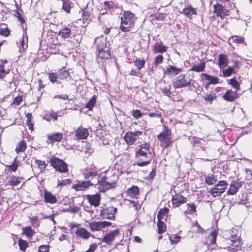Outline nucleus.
Instances as JSON below:
<instances>
[{
  "mask_svg": "<svg viewBox=\"0 0 252 252\" xmlns=\"http://www.w3.org/2000/svg\"><path fill=\"white\" fill-rule=\"evenodd\" d=\"M158 233L160 234H161L165 232L166 230V225L165 224L161 221V220H158Z\"/></svg>",
  "mask_w": 252,
  "mask_h": 252,
  "instance_id": "obj_46",
  "label": "nucleus"
},
{
  "mask_svg": "<svg viewBox=\"0 0 252 252\" xmlns=\"http://www.w3.org/2000/svg\"><path fill=\"white\" fill-rule=\"evenodd\" d=\"M158 138L161 142V146L162 147H168L172 143L171 132L166 127L165 128V129L161 133L158 135Z\"/></svg>",
  "mask_w": 252,
  "mask_h": 252,
  "instance_id": "obj_7",
  "label": "nucleus"
},
{
  "mask_svg": "<svg viewBox=\"0 0 252 252\" xmlns=\"http://www.w3.org/2000/svg\"><path fill=\"white\" fill-rule=\"evenodd\" d=\"M75 133V135L78 139H85L88 136L87 129L81 126L76 130Z\"/></svg>",
  "mask_w": 252,
  "mask_h": 252,
  "instance_id": "obj_24",
  "label": "nucleus"
},
{
  "mask_svg": "<svg viewBox=\"0 0 252 252\" xmlns=\"http://www.w3.org/2000/svg\"><path fill=\"white\" fill-rule=\"evenodd\" d=\"M51 165L57 171L61 173H66L68 172L67 165L62 160L56 157L52 158L50 161Z\"/></svg>",
  "mask_w": 252,
  "mask_h": 252,
  "instance_id": "obj_6",
  "label": "nucleus"
},
{
  "mask_svg": "<svg viewBox=\"0 0 252 252\" xmlns=\"http://www.w3.org/2000/svg\"><path fill=\"white\" fill-rule=\"evenodd\" d=\"M50 116L55 121L57 120L58 116H61V112H54L52 111L50 114Z\"/></svg>",
  "mask_w": 252,
  "mask_h": 252,
  "instance_id": "obj_63",
  "label": "nucleus"
},
{
  "mask_svg": "<svg viewBox=\"0 0 252 252\" xmlns=\"http://www.w3.org/2000/svg\"><path fill=\"white\" fill-rule=\"evenodd\" d=\"M58 77V75L56 73H49V79L50 82L52 83H55L57 81V77Z\"/></svg>",
  "mask_w": 252,
  "mask_h": 252,
  "instance_id": "obj_60",
  "label": "nucleus"
},
{
  "mask_svg": "<svg viewBox=\"0 0 252 252\" xmlns=\"http://www.w3.org/2000/svg\"><path fill=\"white\" fill-rule=\"evenodd\" d=\"M200 76V81L203 83L206 84V86L211 84H216L219 83V79L216 76L204 73H201Z\"/></svg>",
  "mask_w": 252,
  "mask_h": 252,
  "instance_id": "obj_11",
  "label": "nucleus"
},
{
  "mask_svg": "<svg viewBox=\"0 0 252 252\" xmlns=\"http://www.w3.org/2000/svg\"><path fill=\"white\" fill-rule=\"evenodd\" d=\"M10 30L7 28H0V34L4 36H8L10 34Z\"/></svg>",
  "mask_w": 252,
  "mask_h": 252,
  "instance_id": "obj_57",
  "label": "nucleus"
},
{
  "mask_svg": "<svg viewBox=\"0 0 252 252\" xmlns=\"http://www.w3.org/2000/svg\"><path fill=\"white\" fill-rule=\"evenodd\" d=\"M227 185L228 184L226 181L224 180L220 181L210 189L209 192L214 197L220 196L227 189Z\"/></svg>",
  "mask_w": 252,
  "mask_h": 252,
  "instance_id": "obj_5",
  "label": "nucleus"
},
{
  "mask_svg": "<svg viewBox=\"0 0 252 252\" xmlns=\"http://www.w3.org/2000/svg\"><path fill=\"white\" fill-rule=\"evenodd\" d=\"M167 50V47L162 44H156L153 47V52L155 53H161L165 52Z\"/></svg>",
  "mask_w": 252,
  "mask_h": 252,
  "instance_id": "obj_32",
  "label": "nucleus"
},
{
  "mask_svg": "<svg viewBox=\"0 0 252 252\" xmlns=\"http://www.w3.org/2000/svg\"><path fill=\"white\" fill-rule=\"evenodd\" d=\"M71 182V181L69 179H66L65 180H58V184L57 185V187H63L64 186H66Z\"/></svg>",
  "mask_w": 252,
  "mask_h": 252,
  "instance_id": "obj_55",
  "label": "nucleus"
},
{
  "mask_svg": "<svg viewBox=\"0 0 252 252\" xmlns=\"http://www.w3.org/2000/svg\"><path fill=\"white\" fill-rule=\"evenodd\" d=\"M95 44L97 46L98 51L107 48V39L103 36L96 38L95 40Z\"/></svg>",
  "mask_w": 252,
  "mask_h": 252,
  "instance_id": "obj_19",
  "label": "nucleus"
},
{
  "mask_svg": "<svg viewBox=\"0 0 252 252\" xmlns=\"http://www.w3.org/2000/svg\"><path fill=\"white\" fill-rule=\"evenodd\" d=\"M172 83L176 89L186 87L191 84V79L185 74H181L174 78Z\"/></svg>",
  "mask_w": 252,
  "mask_h": 252,
  "instance_id": "obj_4",
  "label": "nucleus"
},
{
  "mask_svg": "<svg viewBox=\"0 0 252 252\" xmlns=\"http://www.w3.org/2000/svg\"><path fill=\"white\" fill-rule=\"evenodd\" d=\"M180 239L181 237L177 234H172L169 236V240L171 244H177Z\"/></svg>",
  "mask_w": 252,
  "mask_h": 252,
  "instance_id": "obj_49",
  "label": "nucleus"
},
{
  "mask_svg": "<svg viewBox=\"0 0 252 252\" xmlns=\"http://www.w3.org/2000/svg\"><path fill=\"white\" fill-rule=\"evenodd\" d=\"M58 76L59 79L63 80L69 76V74L64 68L60 69L58 73Z\"/></svg>",
  "mask_w": 252,
  "mask_h": 252,
  "instance_id": "obj_39",
  "label": "nucleus"
},
{
  "mask_svg": "<svg viewBox=\"0 0 252 252\" xmlns=\"http://www.w3.org/2000/svg\"><path fill=\"white\" fill-rule=\"evenodd\" d=\"M35 163L37 164L41 172H43L47 167L45 162L42 160H36Z\"/></svg>",
  "mask_w": 252,
  "mask_h": 252,
  "instance_id": "obj_47",
  "label": "nucleus"
},
{
  "mask_svg": "<svg viewBox=\"0 0 252 252\" xmlns=\"http://www.w3.org/2000/svg\"><path fill=\"white\" fill-rule=\"evenodd\" d=\"M213 8L214 13L217 17H220L221 19L229 15V11L220 3H217L214 5Z\"/></svg>",
  "mask_w": 252,
  "mask_h": 252,
  "instance_id": "obj_10",
  "label": "nucleus"
},
{
  "mask_svg": "<svg viewBox=\"0 0 252 252\" xmlns=\"http://www.w3.org/2000/svg\"><path fill=\"white\" fill-rule=\"evenodd\" d=\"M59 35L63 38H68L71 35V30L67 27L62 28L59 32Z\"/></svg>",
  "mask_w": 252,
  "mask_h": 252,
  "instance_id": "obj_28",
  "label": "nucleus"
},
{
  "mask_svg": "<svg viewBox=\"0 0 252 252\" xmlns=\"http://www.w3.org/2000/svg\"><path fill=\"white\" fill-rule=\"evenodd\" d=\"M234 67L233 66L229 67L226 69L222 70L223 76L224 77H229L234 72Z\"/></svg>",
  "mask_w": 252,
  "mask_h": 252,
  "instance_id": "obj_42",
  "label": "nucleus"
},
{
  "mask_svg": "<svg viewBox=\"0 0 252 252\" xmlns=\"http://www.w3.org/2000/svg\"><path fill=\"white\" fill-rule=\"evenodd\" d=\"M182 71L181 68H177L171 65L167 66L165 73L172 76H175Z\"/></svg>",
  "mask_w": 252,
  "mask_h": 252,
  "instance_id": "obj_26",
  "label": "nucleus"
},
{
  "mask_svg": "<svg viewBox=\"0 0 252 252\" xmlns=\"http://www.w3.org/2000/svg\"><path fill=\"white\" fill-rule=\"evenodd\" d=\"M228 83L236 90H239L240 84L235 78H232L229 80Z\"/></svg>",
  "mask_w": 252,
  "mask_h": 252,
  "instance_id": "obj_52",
  "label": "nucleus"
},
{
  "mask_svg": "<svg viewBox=\"0 0 252 252\" xmlns=\"http://www.w3.org/2000/svg\"><path fill=\"white\" fill-rule=\"evenodd\" d=\"M26 124L29 127V129L32 131L33 130L34 124L32 121V114L31 113H28L26 114Z\"/></svg>",
  "mask_w": 252,
  "mask_h": 252,
  "instance_id": "obj_40",
  "label": "nucleus"
},
{
  "mask_svg": "<svg viewBox=\"0 0 252 252\" xmlns=\"http://www.w3.org/2000/svg\"><path fill=\"white\" fill-rule=\"evenodd\" d=\"M111 225V223L108 221H92L89 224L90 230L92 232L101 231L106 227Z\"/></svg>",
  "mask_w": 252,
  "mask_h": 252,
  "instance_id": "obj_9",
  "label": "nucleus"
},
{
  "mask_svg": "<svg viewBox=\"0 0 252 252\" xmlns=\"http://www.w3.org/2000/svg\"><path fill=\"white\" fill-rule=\"evenodd\" d=\"M7 74H8V72L4 69V67L3 65L0 64V79L6 76Z\"/></svg>",
  "mask_w": 252,
  "mask_h": 252,
  "instance_id": "obj_59",
  "label": "nucleus"
},
{
  "mask_svg": "<svg viewBox=\"0 0 252 252\" xmlns=\"http://www.w3.org/2000/svg\"><path fill=\"white\" fill-rule=\"evenodd\" d=\"M139 194V189L137 186H133L129 188L127 191V194L132 198L135 197Z\"/></svg>",
  "mask_w": 252,
  "mask_h": 252,
  "instance_id": "obj_33",
  "label": "nucleus"
},
{
  "mask_svg": "<svg viewBox=\"0 0 252 252\" xmlns=\"http://www.w3.org/2000/svg\"><path fill=\"white\" fill-rule=\"evenodd\" d=\"M136 20L134 14L130 11H125L121 17L120 29L123 32H127L132 26Z\"/></svg>",
  "mask_w": 252,
  "mask_h": 252,
  "instance_id": "obj_2",
  "label": "nucleus"
},
{
  "mask_svg": "<svg viewBox=\"0 0 252 252\" xmlns=\"http://www.w3.org/2000/svg\"><path fill=\"white\" fill-rule=\"evenodd\" d=\"M20 162L18 161L16 158L12 164L6 166V170L9 172H15L18 166H20Z\"/></svg>",
  "mask_w": 252,
  "mask_h": 252,
  "instance_id": "obj_31",
  "label": "nucleus"
},
{
  "mask_svg": "<svg viewBox=\"0 0 252 252\" xmlns=\"http://www.w3.org/2000/svg\"><path fill=\"white\" fill-rule=\"evenodd\" d=\"M23 178L22 177H17L15 176H9L7 177L6 180L7 183L6 185H9L12 186H17L20 183L21 180H23Z\"/></svg>",
  "mask_w": 252,
  "mask_h": 252,
  "instance_id": "obj_25",
  "label": "nucleus"
},
{
  "mask_svg": "<svg viewBox=\"0 0 252 252\" xmlns=\"http://www.w3.org/2000/svg\"><path fill=\"white\" fill-rule=\"evenodd\" d=\"M241 249V243L240 241H236L234 243H231L230 246L228 247V250L229 251H233L236 252L238 250Z\"/></svg>",
  "mask_w": 252,
  "mask_h": 252,
  "instance_id": "obj_34",
  "label": "nucleus"
},
{
  "mask_svg": "<svg viewBox=\"0 0 252 252\" xmlns=\"http://www.w3.org/2000/svg\"><path fill=\"white\" fill-rule=\"evenodd\" d=\"M27 147L26 143L25 141H20L17 145L15 150L17 153L24 152Z\"/></svg>",
  "mask_w": 252,
  "mask_h": 252,
  "instance_id": "obj_38",
  "label": "nucleus"
},
{
  "mask_svg": "<svg viewBox=\"0 0 252 252\" xmlns=\"http://www.w3.org/2000/svg\"><path fill=\"white\" fill-rule=\"evenodd\" d=\"M98 175L96 172L87 171L84 173V176L86 179H89L90 177H96Z\"/></svg>",
  "mask_w": 252,
  "mask_h": 252,
  "instance_id": "obj_56",
  "label": "nucleus"
},
{
  "mask_svg": "<svg viewBox=\"0 0 252 252\" xmlns=\"http://www.w3.org/2000/svg\"><path fill=\"white\" fill-rule=\"evenodd\" d=\"M171 86L168 85L161 89V91L164 95L168 97H171Z\"/></svg>",
  "mask_w": 252,
  "mask_h": 252,
  "instance_id": "obj_45",
  "label": "nucleus"
},
{
  "mask_svg": "<svg viewBox=\"0 0 252 252\" xmlns=\"http://www.w3.org/2000/svg\"><path fill=\"white\" fill-rule=\"evenodd\" d=\"M63 135L61 133H55L53 134L47 135L48 140L51 143L55 142H60L62 139Z\"/></svg>",
  "mask_w": 252,
  "mask_h": 252,
  "instance_id": "obj_27",
  "label": "nucleus"
},
{
  "mask_svg": "<svg viewBox=\"0 0 252 252\" xmlns=\"http://www.w3.org/2000/svg\"><path fill=\"white\" fill-rule=\"evenodd\" d=\"M113 179L110 177L104 176L100 180H98L99 189L101 191H105L107 190L114 188L116 186V176H113Z\"/></svg>",
  "mask_w": 252,
  "mask_h": 252,
  "instance_id": "obj_3",
  "label": "nucleus"
},
{
  "mask_svg": "<svg viewBox=\"0 0 252 252\" xmlns=\"http://www.w3.org/2000/svg\"><path fill=\"white\" fill-rule=\"evenodd\" d=\"M183 13L191 19L193 15L197 14V11L196 8H193L190 5H188L183 9Z\"/></svg>",
  "mask_w": 252,
  "mask_h": 252,
  "instance_id": "obj_22",
  "label": "nucleus"
},
{
  "mask_svg": "<svg viewBox=\"0 0 252 252\" xmlns=\"http://www.w3.org/2000/svg\"><path fill=\"white\" fill-rule=\"evenodd\" d=\"M200 154L202 156L209 157L211 155V149L208 146H201L199 150Z\"/></svg>",
  "mask_w": 252,
  "mask_h": 252,
  "instance_id": "obj_35",
  "label": "nucleus"
},
{
  "mask_svg": "<svg viewBox=\"0 0 252 252\" xmlns=\"http://www.w3.org/2000/svg\"><path fill=\"white\" fill-rule=\"evenodd\" d=\"M98 56L101 59H109L111 55L108 49H103L98 51Z\"/></svg>",
  "mask_w": 252,
  "mask_h": 252,
  "instance_id": "obj_36",
  "label": "nucleus"
},
{
  "mask_svg": "<svg viewBox=\"0 0 252 252\" xmlns=\"http://www.w3.org/2000/svg\"><path fill=\"white\" fill-rule=\"evenodd\" d=\"M119 235V230L115 229L108 233L102 238V242L106 243L107 245H110L115 240V238Z\"/></svg>",
  "mask_w": 252,
  "mask_h": 252,
  "instance_id": "obj_13",
  "label": "nucleus"
},
{
  "mask_svg": "<svg viewBox=\"0 0 252 252\" xmlns=\"http://www.w3.org/2000/svg\"><path fill=\"white\" fill-rule=\"evenodd\" d=\"M23 233L28 237L33 236L34 234V231L31 227H26L23 229Z\"/></svg>",
  "mask_w": 252,
  "mask_h": 252,
  "instance_id": "obj_43",
  "label": "nucleus"
},
{
  "mask_svg": "<svg viewBox=\"0 0 252 252\" xmlns=\"http://www.w3.org/2000/svg\"><path fill=\"white\" fill-rule=\"evenodd\" d=\"M205 181L208 185H213L216 182L217 179L213 175H211L205 177Z\"/></svg>",
  "mask_w": 252,
  "mask_h": 252,
  "instance_id": "obj_54",
  "label": "nucleus"
},
{
  "mask_svg": "<svg viewBox=\"0 0 252 252\" xmlns=\"http://www.w3.org/2000/svg\"><path fill=\"white\" fill-rule=\"evenodd\" d=\"M76 236L83 239H88L91 235V234L84 228H78L76 230Z\"/></svg>",
  "mask_w": 252,
  "mask_h": 252,
  "instance_id": "obj_20",
  "label": "nucleus"
},
{
  "mask_svg": "<svg viewBox=\"0 0 252 252\" xmlns=\"http://www.w3.org/2000/svg\"><path fill=\"white\" fill-rule=\"evenodd\" d=\"M168 212L169 209L166 207H164V208L161 209L158 214V220H162L164 216L167 214L168 213Z\"/></svg>",
  "mask_w": 252,
  "mask_h": 252,
  "instance_id": "obj_48",
  "label": "nucleus"
},
{
  "mask_svg": "<svg viewBox=\"0 0 252 252\" xmlns=\"http://www.w3.org/2000/svg\"><path fill=\"white\" fill-rule=\"evenodd\" d=\"M205 62L203 61L202 60H200L199 63L198 64H193L190 69V70L196 72H201L205 70Z\"/></svg>",
  "mask_w": 252,
  "mask_h": 252,
  "instance_id": "obj_23",
  "label": "nucleus"
},
{
  "mask_svg": "<svg viewBox=\"0 0 252 252\" xmlns=\"http://www.w3.org/2000/svg\"><path fill=\"white\" fill-rule=\"evenodd\" d=\"M187 206L190 214H192L196 211V206L194 203H188Z\"/></svg>",
  "mask_w": 252,
  "mask_h": 252,
  "instance_id": "obj_58",
  "label": "nucleus"
},
{
  "mask_svg": "<svg viewBox=\"0 0 252 252\" xmlns=\"http://www.w3.org/2000/svg\"><path fill=\"white\" fill-rule=\"evenodd\" d=\"M232 40V42L237 43V44H242L244 43V38L240 37L233 36L229 38V40Z\"/></svg>",
  "mask_w": 252,
  "mask_h": 252,
  "instance_id": "obj_53",
  "label": "nucleus"
},
{
  "mask_svg": "<svg viewBox=\"0 0 252 252\" xmlns=\"http://www.w3.org/2000/svg\"><path fill=\"white\" fill-rule=\"evenodd\" d=\"M90 185H93L90 181L78 182V183L73 185V188L77 191H82L85 190Z\"/></svg>",
  "mask_w": 252,
  "mask_h": 252,
  "instance_id": "obj_21",
  "label": "nucleus"
},
{
  "mask_svg": "<svg viewBox=\"0 0 252 252\" xmlns=\"http://www.w3.org/2000/svg\"><path fill=\"white\" fill-rule=\"evenodd\" d=\"M163 60V57L161 55H158L156 57L155 59V64L158 65L160 64Z\"/></svg>",
  "mask_w": 252,
  "mask_h": 252,
  "instance_id": "obj_62",
  "label": "nucleus"
},
{
  "mask_svg": "<svg viewBox=\"0 0 252 252\" xmlns=\"http://www.w3.org/2000/svg\"><path fill=\"white\" fill-rule=\"evenodd\" d=\"M19 246L20 250L24 251L27 247V243L25 241L20 239L19 241Z\"/></svg>",
  "mask_w": 252,
  "mask_h": 252,
  "instance_id": "obj_61",
  "label": "nucleus"
},
{
  "mask_svg": "<svg viewBox=\"0 0 252 252\" xmlns=\"http://www.w3.org/2000/svg\"><path fill=\"white\" fill-rule=\"evenodd\" d=\"M27 38H26V39H25L24 36H23L22 38L20 39V41L19 48L20 50L22 49L24 51L27 48V47H28V45L27 44Z\"/></svg>",
  "mask_w": 252,
  "mask_h": 252,
  "instance_id": "obj_51",
  "label": "nucleus"
},
{
  "mask_svg": "<svg viewBox=\"0 0 252 252\" xmlns=\"http://www.w3.org/2000/svg\"><path fill=\"white\" fill-rule=\"evenodd\" d=\"M142 133L143 132L141 131L128 132L125 134L124 139L128 145H132Z\"/></svg>",
  "mask_w": 252,
  "mask_h": 252,
  "instance_id": "obj_8",
  "label": "nucleus"
},
{
  "mask_svg": "<svg viewBox=\"0 0 252 252\" xmlns=\"http://www.w3.org/2000/svg\"><path fill=\"white\" fill-rule=\"evenodd\" d=\"M217 235V232L216 230H213L211 232L210 235L208 236L209 239H210V243L212 245L215 244L216 241V237Z\"/></svg>",
  "mask_w": 252,
  "mask_h": 252,
  "instance_id": "obj_50",
  "label": "nucleus"
},
{
  "mask_svg": "<svg viewBox=\"0 0 252 252\" xmlns=\"http://www.w3.org/2000/svg\"><path fill=\"white\" fill-rule=\"evenodd\" d=\"M187 201V198L184 197L180 193L172 196V202L173 207H177L182 204L186 203Z\"/></svg>",
  "mask_w": 252,
  "mask_h": 252,
  "instance_id": "obj_15",
  "label": "nucleus"
},
{
  "mask_svg": "<svg viewBox=\"0 0 252 252\" xmlns=\"http://www.w3.org/2000/svg\"><path fill=\"white\" fill-rule=\"evenodd\" d=\"M228 56L224 54H220L218 55V65L220 68L226 67L229 63Z\"/></svg>",
  "mask_w": 252,
  "mask_h": 252,
  "instance_id": "obj_17",
  "label": "nucleus"
},
{
  "mask_svg": "<svg viewBox=\"0 0 252 252\" xmlns=\"http://www.w3.org/2000/svg\"><path fill=\"white\" fill-rule=\"evenodd\" d=\"M242 187V182L239 180L232 181L230 187L227 192L228 195H234L238 191L239 189Z\"/></svg>",
  "mask_w": 252,
  "mask_h": 252,
  "instance_id": "obj_14",
  "label": "nucleus"
},
{
  "mask_svg": "<svg viewBox=\"0 0 252 252\" xmlns=\"http://www.w3.org/2000/svg\"><path fill=\"white\" fill-rule=\"evenodd\" d=\"M117 209L113 206L103 209L100 212V216L104 219H114Z\"/></svg>",
  "mask_w": 252,
  "mask_h": 252,
  "instance_id": "obj_12",
  "label": "nucleus"
},
{
  "mask_svg": "<svg viewBox=\"0 0 252 252\" xmlns=\"http://www.w3.org/2000/svg\"><path fill=\"white\" fill-rule=\"evenodd\" d=\"M136 155L137 158L140 157L142 161H138L137 165L138 166H144L148 165L152 159V153L150 151V146L148 143H144L139 145V149L136 150Z\"/></svg>",
  "mask_w": 252,
  "mask_h": 252,
  "instance_id": "obj_1",
  "label": "nucleus"
},
{
  "mask_svg": "<svg viewBox=\"0 0 252 252\" xmlns=\"http://www.w3.org/2000/svg\"><path fill=\"white\" fill-rule=\"evenodd\" d=\"M239 97V95L236 91L228 90L224 94L223 99L228 102H233Z\"/></svg>",
  "mask_w": 252,
  "mask_h": 252,
  "instance_id": "obj_18",
  "label": "nucleus"
},
{
  "mask_svg": "<svg viewBox=\"0 0 252 252\" xmlns=\"http://www.w3.org/2000/svg\"><path fill=\"white\" fill-rule=\"evenodd\" d=\"M203 99L205 102L211 104L212 102L217 99V95L215 93H205Z\"/></svg>",
  "mask_w": 252,
  "mask_h": 252,
  "instance_id": "obj_30",
  "label": "nucleus"
},
{
  "mask_svg": "<svg viewBox=\"0 0 252 252\" xmlns=\"http://www.w3.org/2000/svg\"><path fill=\"white\" fill-rule=\"evenodd\" d=\"M97 98L95 95H94L91 99L86 104L85 108L89 110H92L96 103Z\"/></svg>",
  "mask_w": 252,
  "mask_h": 252,
  "instance_id": "obj_41",
  "label": "nucleus"
},
{
  "mask_svg": "<svg viewBox=\"0 0 252 252\" xmlns=\"http://www.w3.org/2000/svg\"><path fill=\"white\" fill-rule=\"evenodd\" d=\"M49 246L48 245H41L38 249L39 252H49Z\"/></svg>",
  "mask_w": 252,
  "mask_h": 252,
  "instance_id": "obj_64",
  "label": "nucleus"
},
{
  "mask_svg": "<svg viewBox=\"0 0 252 252\" xmlns=\"http://www.w3.org/2000/svg\"><path fill=\"white\" fill-rule=\"evenodd\" d=\"M86 199L89 203L94 207H98L100 202V195L99 194H95L94 195H86Z\"/></svg>",
  "mask_w": 252,
  "mask_h": 252,
  "instance_id": "obj_16",
  "label": "nucleus"
},
{
  "mask_svg": "<svg viewBox=\"0 0 252 252\" xmlns=\"http://www.w3.org/2000/svg\"><path fill=\"white\" fill-rule=\"evenodd\" d=\"M44 197L45 202L47 203L54 204L57 202L56 196L47 191L44 192Z\"/></svg>",
  "mask_w": 252,
  "mask_h": 252,
  "instance_id": "obj_29",
  "label": "nucleus"
},
{
  "mask_svg": "<svg viewBox=\"0 0 252 252\" xmlns=\"http://www.w3.org/2000/svg\"><path fill=\"white\" fill-rule=\"evenodd\" d=\"M134 63L135 66L137 67V69L140 70L142 67H144L145 63V61L143 59L141 60L140 59H136L134 61Z\"/></svg>",
  "mask_w": 252,
  "mask_h": 252,
  "instance_id": "obj_44",
  "label": "nucleus"
},
{
  "mask_svg": "<svg viewBox=\"0 0 252 252\" xmlns=\"http://www.w3.org/2000/svg\"><path fill=\"white\" fill-rule=\"evenodd\" d=\"M63 2L62 9L66 13H69L71 9V2L69 0H61Z\"/></svg>",
  "mask_w": 252,
  "mask_h": 252,
  "instance_id": "obj_37",
  "label": "nucleus"
}]
</instances>
